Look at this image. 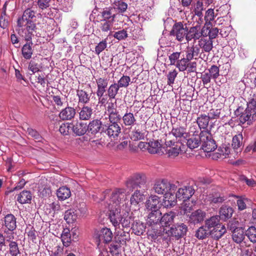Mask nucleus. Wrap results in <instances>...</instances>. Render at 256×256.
<instances>
[{
	"instance_id": "45",
	"label": "nucleus",
	"mask_w": 256,
	"mask_h": 256,
	"mask_svg": "<svg viewBox=\"0 0 256 256\" xmlns=\"http://www.w3.org/2000/svg\"><path fill=\"white\" fill-rule=\"evenodd\" d=\"M208 116L210 119H218L225 116L224 110L222 108L211 110L208 113Z\"/></svg>"
},
{
	"instance_id": "17",
	"label": "nucleus",
	"mask_w": 256,
	"mask_h": 256,
	"mask_svg": "<svg viewBox=\"0 0 256 256\" xmlns=\"http://www.w3.org/2000/svg\"><path fill=\"white\" fill-rule=\"evenodd\" d=\"M162 215L160 210L150 211L147 216V224L152 227L156 226H160Z\"/></svg>"
},
{
	"instance_id": "3",
	"label": "nucleus",
	"mask_w": 256,
	"mask_h": 256,
	"mask_svg": "<svg viewBox=\"0 0 256 256\" xmlns=\"http://www.w3.org/2000/svg\"><path fill=\"white\" fill-rule=\"evenodd\" d=\"M16 227V218L12 214H8L4 218V223L2 228L6 234V240H10L14 238V231Z\"/></svg>"
},
{
	"instance_id": "40",
	"label": "nucleus",
	"mask_w": 256,
	"mask_h": 256,
	"mask_svg": "<svg viewBox=\"0 0 256 256\" xmlns=\"http://www.w3.org/2000/svg\"><path fill=\"white\" fill-rule=\"evenodd\" d=\"M97 90L96 92L105 93L108 85V80L106 78H99L96 80Z\"/></svg>"
},
{
	"instance_id": "61",
	"label": "nucleus",
	"mask_w": 256,
	"mask_h": 256,
	"mask_svg": "<svg viewBox=\"0 0 256 256\" xmlns=\"http://www.w3.org/2000/svg\"><path fill=\"white\" fill-rule=\"evenodd\" d=\"M212 24L211 23L206 22L205 24L202 26L200 31L199 30V34L200 37L203 36L206 38L208 36V30H210Z\"/></svg>"
},
{
	"instance_id": "59",
	"label": "nucleus",
	"mask_w": 256,
	"mask_h": 256,
	"mask_svg": "<svg viewBox=\"0 0 256 256\" xmlns=\"http://www.w3.org/2000/svg\"><path fill=\"white\" fill-rule=\"evenodd\" d=\"M208 72L209 73L212 79L216 80L220 76L219 68L216 65H212L208 70Z\"/></svg>"
},
{
	"instance_id": "18",
	"label": "nucleus",
	"mask_w": 256,
	"mask_h": 256,
	"mask_svg": "<svg viewBox=\"0 0 256 256\" xmlns=\"http://www.w3.org/2000/svg\"><path fill=\"white\" fill-rule=\"evenodd\" d=\"M178 216L172 211L165 213L163 216L162 215V220L160 226L168 227L174 224L177 219Z\"/></svg>"
},
{
	"instance_id": "44",
	"label": "nucleus",
	"mask_w": 256,
	"mask_h": 256,
	"mask_svg": "<svg viewBox=\"0 0 256 256\" xmlns=\"http://www.w3.org/2000/svg\"><path fill=\"white\" fill-rule=\"evenodd\" d=\"M61 239L63 244L65 246H68L71 242V234L70 230L68 228H64L61 234Z\"/></svg>"
},
{
	"instance_id": "19",
	"label": "nucleus",
	"mask_w": 256,
	"mask_h": 256,
	"mask_svg": "<svg viewBox=\"0 0 256 256\" xmlns=\"http://www.w3.org/2000/svg\"><path fill=\"white\" fill-rule=\"evenodd\" d=\"M160 198L156 195H152L146 200V206L148 211L160 210Z\"/></svg>"
},
{
	"instance_id": "23",
	"label": "nucleus",
	"mask_w": 256,
	"mask_h": 256,
	"mask_svg": "<svg viewBox=\"0 0 256 256\" xmlns=\"http://www.w3.org/2000/svg\"><path fill=\"white\" fill-rule=\"evenodd\" d=\"M76 115V110L70 106H66L59 114V117L62 120H71Z\"/></svg>"
},
{
	"instance_id": "32",
	"label": "nucleus",
	"mask_w": 256,
	"mask_h": 256,
	"mask_svg": "<svg viewBox=\"0 0 256 256\" xmlns=\"http://www.w3.org/2000/svg\"><path fill=\"white\" fill-rule=\"evenodd\" d=\"M106 110L108 112V119L121 118V116L116 110V104L110 102L108 104Z\"/></svg>"
},
{
	"instance_id": "5",
	"label": "nucleus",
	"mask_w": 256,
	"mask_h": 256,
	"mask_svg": "<svg viewBox=\"0 0 256 256\" xmlns=\"http://www.w3.org/2000/svg\"><path fill=\"white\" fill-rule=\"evenodd\" d=\"M201 148L206 152L214 151L217 148L211 134L207 130L201 132Z\"/></svg>"
},
{
	"instance_id": "21",
	"label": "nucleus",
	"mask_w": 256,
	"mask_h": 256,
	"mask_svg": "<svg viewBox=\"0 0 256 256\" xmlns=\"http://www.w3.org/2000/svg\"><path fill=\"white\" fill-rule=\"evenodd\" d=\"M71 130L76 136H82L87 131V124L82 122H74L71 123Z\"/></svg>"
},
{
	"instance_id": "29",
	"label": "nucleus",
	"mask_w": 256,
	"mask_h": 256,
	"mask_svg": "<svg viewBox=\"0 0 256 256\" xmlns=\"http://www.w3.org/2000/svg\"><path fill=\"white\" fill-rule=\"evenodd\" d=\"M234 212L232 208L226 206H222L220 209V216H218L220 219L226 220L227 219L230 218Z\"/></svg>"
},
{
	"instance_id": "7",
	"label": "nucleus",
	"mask_w": 256,
	"mask_h": 256,
	"mask_svg": "<svg viewBox=\"0 0 256 256\" xmlns=\"http://www.w3.org/2000/svg\"><path fill=\"white\" fill-rule=\"evenodd\" d=\"M234 114L238 118V122L239 124H243L246 122L250 125L252 122L256 120L255 116H253L247 108L244 109L242 106H239L234 112Z\"/></svg>"
},
{
	"instance_id": "2",
	"label": "nucleus",
	"mask_w": 256,
	"mask_h": 256,
	"mask_svg": "<svg viewBox=\"0 0 256 256\" xmlns=\"http://www.w3.org/2000/svg\"><path fill=\"white\" fill-rule=\"evenodd\" d=\"M180 186L178 181L170 182L166 179H158L155 180L152 190L159 194L174 192Z\"/></svg>"
},
{
	"instance_id": "47",
	"label": "nucleus",
	"mask_w": 256,
	"mask_h": 256,
	"mask_svg": "<svg viewBox=\"0 0 256 256\" xmlns=\"http://www.w3.org/2000/svg\"><path fill=\"white\" fill-rule=\"evenodd\" d=\"M77 215L74 210H68L65 212L64 219L68 224H72L76 221Z\"/></svg>"
},
{
	"instance_id": "31",
	"label": "nucleus",
	"mask_w": 256,
	"mask_h": 256,
	"mask_svg": "<svg viewBox=\"0 0 256 256\" xmlns=\"http://www.w3.org/2000/svg\"><path fill=\"white\" fill-rule=\"evenodd\" d=\"M210 230L211 231L210 236L215 240H218L226 233V228L222 224Z\"/></svg>"
},
{
	"instance_id": "35",
	"label": "nucleus",
	"mask_w": 256,
	"mask_h": 256,
	"mask_svg": "<svg viewBox=\"0 0 256 256\" xmlns=\"http://www.w3.org/2000/svg\"><path fill=\"white\" fill-rule=\"evenodd\" d=\"M132 228L135 234L140 236L144 232L146 226L141 222L136 221L132 224Z\"/></svg>"
},
{
	"instance_id": "26",
	"label": "nucleus",
	"mask_w": 256,
	"mask_h": 256,
	"mask_svg": "<svg viewBox=\"0 0 256 256\" xmlns=\"http://www.w3.org/2000/svg\"><path fill=\"white\" fill-rule=\"evenodd\" d=\"M243 136L241 133L235 135L232 140V146L237 153L240 152L243 148Z\"/></svg>"
},
{
	"instance_id": "30",
	"label": "nucleus",
	"mask_w": 256,
	"mask_h": 256,
	"mask_svg": "<svg viewBox=\"0 0 256 256\" xmlns=\"http://www.w3.org/2000/svg\"><path fill=\"white\" fill-rule=\"evenodd\" d=\"M32 42H27L22 48V54L23 57L26 60H30L32 58L34 50L32 48Z\"/></svg>"
},
{
	"instance_id": "48",
	"label": "nucleus",
	"mask_w": 256,
	"mask_h": 256,
	"mask_svg": "<svg viewBox=\"0 0 256 256\" xmlns=\"http://www.w3.org/2000/svg\"><path fill=\"white\" fill-rule=\"evenodd\" d=\"M145 135L144 132H142L139 128L135 127L130 132V138L134 141H138L140 140H144Z\"/></svg>"
},
{
	"instance_id": "54",
	"label": "nucleus",
	"mask_w": 256,
	"mask_h": 256,
	"mask_svg": "<svg viewBox=\"0 0 256 256\" xmlns=\"http://www.w3.org/2000/svg\"><path fill=\"white\" fill-rule=\"evenodd\" d=\"M228 228L230 231L233 232L237 229L242 228L240 226V224L238 218H234L231 219L227 225Z\"/></svg>"
},
{
	"instance_id": "10",
	"label": "nucleus",
	"mask_w": 256,
	"mask_h": 256,
	"mask_svg": "<svg viewBox=\"0 0 256 256\" xmlns=\"http://www.w3.org/2000/svg\"><path fill=\"white\" fill-rule=\"evenodd\" d=\"M165 144L166 146L165 150L169 158H174L179 154L181 151V142H174L173 140L166 138Z\"/></svg>"
},
{
	"instance_id": "33",
	"label": "nucleus",
	"mask_w": 256,
	"mask_h": 256,
	"mask_svg": "<svg viewBox=\"0 0 256 256\" xmlns=\"http://www.w3.org/2000/svg\"><path fill=\"white\" fill-rule=\"evenodd\" d=\"M148 152L152 154H162L164 153L162 151L160 144L158 141L151 142L148 143Z\"/></svg>"
},
{
	"instance_id": "64",
	"label": "nucleus",
	"mask_w": 256,
	"mask_h": 256,
	"mask_svg": "<svg viewBox=\"0 0 256 256\" xmlns=\"http://www.w3.org/2000/svg\"><path fill=\"white\" fill-rule=\"evenodd\" d=\"M107 46V42L106 40H103L99 42L95 48V52L98 55L102 52Z\"/></svg>"
},
{
	"instance_id": "13",
	"label": "nucleus",
	"mask_w": 256,
	"mask_h": 256,
	"mask_svg": "<svg viewBox=\"0 0 256 256\" xmlns=\"http://www.w3.org/2000/svg\"><path fill=\"white\" fill-rule=\"evenodd\" d=\"M24 26H26V28L18 30V34L23 37L26 42H32V38L36 32V24H32L30 22L29 24L24 25Z\"/></svg>"
},
{
	"instance_id": "4",
	"label": "nucleus",
	"mask_w": 256,
	"mask_h": 256,
	"mask_svg": "<svg viewBox=\"0 0 256 256\" xmlns=\"http://www.w3.org/2000/svg\"><path fill=\"white\" fill-rule=\"evenodd\" d=\"M121 118L108 119V123L104 122V133L110 138H115L121 133Z\"/></svg>"
},
{
	"instance_id": "37",
	"label": "nucleus",
	"mask_w": 256,
	"mask_h": 256,
	"mask_svg": "<svg viewBox=\"0 0 256 256\" xmlns=\"http://www.w3.org/2000/svg\"><path fill=\"white\" fill-rule=\"evenodd\" d=\"M210 232L211 231L204 225L196 230L195 236L199 240H203L210 236Z\"/></svg>"
},
{
	"instance_id": "57",
	"label": "nucleus",
	"mask_w": 256,
	"mask_h": 256,
	"mask_svg": "<svg viewBox=\"0 0 256 256\" xmlns=\"http://www.w3.org/2000/svg\"><path fill=\"white\" fill-rule=\"evenodd\" d=\"M112 23V20H102L100 24V28L102 32H108L111 30Z\"/></svg>"
},
{
	"instance_id": "6",
	"label": "nucleus",
	"mask_w": 256,
	"mask_h": 256,
	"mask_svg": "<svg viewBox=\"0 0 256 256\" xmlns=\"http://www.w3.org/2000/svg\"><path fill=\"white\" fill-rule=\"evenodd\" d=\"M188 228L186 224L183 223H174L172 226L168 228H164L163 232L167 234L168 236H172L180 238L185 236Z\"/></svg>"
},
{
	"instance_id": "8",
	"label": "nucleus",
	"mask_w": 256,
	"mask_h": 256,
	"mask_svg": "<svg viewBox=\"0 0 256 256\" xmlns=\"http://www.w3.org/2000/svg\"><path fill=\"white\" fill-rule=\"evenodd\" d=\"M187 204H186L183 209L184 214H186L188 218V221L190 223L196 224L202 222L206 216V212L201 210H197L188 214L192 210V207L186 206Z\"/></svg>"
},
{
	"instance_id": "11",
	"label": "nucleus",
	"mask_w": 256,
	"mask_h": 256,
	"mask_svg": "<svg viewBox=\"0 0 256 256\" xmlns=\"http://www.w3.org/2000/svg\"><path fill=\"white\" fill-rule=\"evenodd\" d=\"M178 188L177 192L176 194V197L177 199L184 202L189 200L194 194L195 190L192 186H186Z\"/></svg>"
},
{
	"instance_id": "58",
	"label": "nucleus",
	"mask_w": 256,
	"mask_h": 256,
	"mask_svg": "<svg viewBox=\"0 0 256 256\" xmlns=\"http://www.w3.org/2000/svg\"><path fill=\"white\" fill-rule=\"evenodd\" d=\"M112 9L106 8L102 12V16L103 20H112L114 21L115 14L112 13Z\"/></svg>"
},
{
	"instance_id": "62",
	"label": "nucleus",
	"mask_w": 256,
	"mask_h": 256,
	"mask_svg": "<svg viewBox=\"0 0 256 256\" xmlns=\"http://www.w3.org/2000/svg\"><path fill=\"white\" fill-rule=\"evenodd\" d=\"M128 4L122 1L118 0L114 3V8L118 10L120 12H126Z\"/></svg>"
},
{
	"instance_id": "39",
	"label": "nucleus",
	"mask_w": 256,
	"mask_h": 256,
	"mask_svg": "<svg viewBox=\"0 0 256 256\" xmlns=\"http://www.w3.org/2000/svg\"><path fill=\"white\" fill-rule=\"evenodd\" d=\"M56 195L59 200H64L70 197L71 192L68 188L62 186L57 190Z\"/></svg>"
},
{
	"instance_id": "43",
	"label": "nucleus",
	"mask_w": 256,
	"mask_h": 256,
	"mask_svg": "<svg viewBox=\"0 0 256 256\" xmlns=\"http://www.w3.org/2000/svg\"><path fill=\"white\" fill-rule=\"evenodd\" d=\"M210 120L208 116L204 114H200L197 118L196 122L200 129H206L208 126Z\"/></svg>"
},
{
	"instance_id": "50",
	"label": "nucleus",
	"mask_w": 256,
	"mask_h": 256,
	"mask_svg": "<svg viewBox=\"0 0 256 256\" xmlns=\"http://www.w3.org/2000/svg\"><path fill=\"white\" fill-rule=\"evenodd\" d=\"M246 236L250 240L253 242H256V228L254 226L250 227L245 232Z\"/></svg>"
},
{
	"instance_id": "12",
	"label": "nucleus",
	"mask_w": 256,
	"mask_h": 256,
	"mask_svg": "<svg viewBox=\"0 0 256 256\" xmlns=\"http://www.w3.org/2000/svg\"><path fill=\"white\" fill-rule=\"evenodd\" d=\"M104 119L93 120L87 126V130L92 134H95L98 132L104 133Z\"/></svg>"
},
{
	"instance_id": "14",
	"label": "nucleus",
	"mask_w": 256,
	"mask_h": 256,
	"mask_svg": "<svg viewBox=\"0 0 256 256\" xmlns=\"http://www.w3.org/2000/svg\"><path fill=\"white\" fill-rule=\"evenodd\" d=\"M145 183V179L144 177L142 176L140 174H136L131 176L126 182V186L130 191H132L138 188H140L141 185L144 184Z\"/></svg>"
},
{
	"instance_id": "16",
	"label": "nucleus",
	"mask_w": 256,
	"mask_h": 256,
	"mask_svg": "<svg viewBox=\"0 0 256 256\" xmlns=\"http://www.w3.org/2000/svg\"><path fill=\"white\" fill-rule=\"evenodd\" d=\"M113 236L112 233L110 228H104L98 231L95 234V237L98 244L100 243L108 244L110 242Z\"/></svg>"
},
{
	"instance_id": "56",
	"label": "nucleus",
	"mask_w": 256,
	"mask_h": 256,
	"mask_svg": "<svg viewBox=\"0 0 256 256\" xmlns=\"http://www.w3.org/2000/svg\"><path fill=\"white\" fill-rule=\"evenodd\" d=\"M246 108L256 119V98H252L247 103Z\"/></svg>"
},
{
	"instance_id": "20",
	"label": "nucleus",
	"mask_w": 256,
	"mask_h": 256,
	"mask_svg": "<svg viewBox=\"0 0 256 256\" xmlns=\"http://www.w3.org/2000/svg\"><path fill=\"white\" fill-rule=\"evenodd\" d=\"M198 45L202 50L201 54L204 52L209 54L214 48L213 40L206 38L200 39L198 41Z\"/></svg>"
},
{
	"instance_id": "34",
	"label": "nucleus",
	"mask_w": 256,
	"mask_h": 256,
	"mask_svg": "<svg viewBox=\"0 0 256 256\" xmlns=\"http://www.w3.org/2000/svg\"><path fill=\"white\" fill-rule=\"evenodd\" d=\"M32 194L30 191L23 190L18 195L17 200L22 204L30 203Z\"/></svg>"
},
{
	"instance_id": "63",
	"label": "nucleus",
	"mask_w": 256,
	"mask_h": 256,
	"mask_svg": "<svg viewBox=\"0 0 256 256\" xmlns=\"http://www.w3.org/2000/svg\"><path fill=\"white\" fill-rule=\"evenodd\" d=\"M70 130H71V123L62 124L59 128L60 132L64 136L68 135Z\"/></svg>"
},
{
	"instance_id": "38",
	"label": "nucleus",
	"mask_w": 256,
	"mask_h": 256,
	"mask_svg": "<svg viewBox=\"0 0 256 256\" xmlns=\"http://www.w3.org/2000/svg\"><path fill=\"white\" fill-rule=\"evenodd\" d=\"M93 113L92 108L88 106H84L79 112L80 118L82 120H90Z\"/></svg>"
},
{
	"instance_id": "25",
	"label": "nucleus",
	"mask_w": 256,
	"mask_h": 256,
	"mask_svg": "<svg viewBox=\"0 0 256 256\" xmlns=\"http://www.w3.org/2000/svg\"><path fill=\"white\" fill-rule=\"evenodd\" d=\"M171 135L174 136L176 139L181 138H185L188 136V132L184 126H178L172 128L171 132L168 134L167 138L168 139Z\"/></svg>"
},
{
	"instance_id": "46",
	"label": "nucleus",
	"mask_w": 256,
	"mask_h": 256,
	"mask_svg": "<svg viewBox=\"0 0 256 256\" xmlns=\"http://www.w3.org/2000/svg\"><path fill=\"white\" fill-rule=\"evenodd\" d=\"M7 241L9 242L8 252L11 256H18V254H20V251L18 247V243L12 240Z\"/></svg>"
},
{
	"instance_id": "42",
	"label": "nucleus",
	"mask_w": 256,
	"mask_h": 256,
	"mask_svg": "<svg viewBox=\"0 0 256 256\" xmlns=\"http://www.w3.org/2000/svg\"><path fill=\"white\" fill-rule=\"evenodd\" d=\"M134 221V218L130 214L128 210H125L124 212L122 214V220L120 223L124 228H128L130 226V224Z\"/></svg>"
},
{
	"instance_id": "1",
	"label": "nucleus",
	"mask_w": 256,
	"mask_h": 256,
	"mask_svg": "<svg viewBox=\"0 0 256 256\" xmlns=\"http://www.w3.org/2000/svg\"><path fill=\"white\" fill-rule=\"evenodd\" d=\"M126 198V190L123 188L115 190L110 194L106 206L108 210V218L112 224L116 228H120L122 214L126 210L122 208L124 202Z\"/></svg>"
},
{
	"instance_id": "24",
	"label": "nucleus",
	"mask_w": 256,
	"mask_h": 256,
	"mask_svg": "<svg viewBox=\"0 0 256 256\" xmlns=\"http://www.w3.org/2000/svg\"><path fill=\"white\" fill-rule=\"evenodd\" d=\"M122 124L126 127L132 128L136 122V120L133 113L128 111L122 117Z\"/></svg>"
},
{
	"instance_id": "60",
	"label": "nucleus",
	"mask_w": 256,
	"mask_h": 256,
	"mask_svg": "<svg viewBox=\"0 0 256 256\" xmlns=\"http://www.w3.org/2000/svg\"><path fill=\"white\" fill-rule=\"evenodd\" d=\"M180 52H174L170 54L168 56V58L170 61V65H176L177 62L179 60L180 57Z\"/></svg>"
},
{
	"instance_id": "52",
	"label": "nucleus",
	"mask_w": 256,
	"mask_h": 256,
	"mask_svg": "<svg viewBox=\"0 0 256 256\" xmlns=\"http://www.w3.org/2000/svg\"><path fill=\"white\" fill-rule=\"evenodd\" d=\"M144 196L141 194L140 190H136L130 198V203L133 205H136L143 200Z\"/></svg>"
},
{
	"instance_id": "15",
	"label": "nucleus",
	"mask_w": 256,
	"mask_h": 256,
	"mask_svg": "<svg viewBox=\"0 0 256 256\" xmlns=\"http://www.w3.org/2000/svg\"><path fill=\"white\" fill-rule=\"evenodd\" d=\"M35 18V12L30 8L26 10L21 18H19L17 21V25L19 28H22L24 25L35 24L33 18Z\"/></svg>"
},
{
	"instance_id": "51",
	"label": "nucleus",
	"mask_w": 256,
	"mask_h": 256,
	"mask_svg": "<svg viewBox=\"0 0 256 256\" xmlns=\"http://www.w3.org/2000/svg\"><path fill=\"white\" fill-rule=\"evenodd\" d=\"M26 132L28 135L32 137L38 142H42L44 138L36 130L31 128H28Z\"/></svg>"
},
{
	"instance_id": "41",
	"label": "nucleus",
	"mask_w": 256,
	"mask_h": 256,
	"mask_svg": "<svg viewBox=\"0 0 256 256\" xmlns=\"http://www.w3.org/2000/svg\"><path fill=\"white\" fill-rule=\"evenodd\" d=\"M232 232V238L235 242L240 244L244 240L246 236L242 228L237 229Z\"/></svg>"
},
{
	"instance_id": "22",
	"label": "nucleus",
	"mask_w": 256,
	"mask_h": 256,
	"mask_svg": "<svg viewBox=\"0 0 256 256\" xmlns=\"http://www.w3.org/2000/svg\"><path fill=\"white\" fill-rule=\"evenodd\" d=\"M200 30V26L196 25L194 26L188 28L187 32L186 34V40L188 42L194 40H200V35L199 34V30Z\"/></svg>"
},
{
	"instance_id": "28",
	"label": "nucleus",
	"mask_w": 256,
	"mask_h": 256,
	"mask_svg": "<svg viewBox=\"0 0 256 256\" xmlns=\"http://www.w3.org/2000/svg\"><path fill=\"white\" fill-rule=\"evenodd\" d=\"M92 92L88 94L83 90H77L76 96L78 98V103L85 105L88 104L90 101V98Z\"/></svg>"
},
{
	"instance_id": "49",
	"label": "nucleus",
	"mask_w": 256,
	"mask_h": 256,
	"mask_svg": "<svg viewBox=\"0 0 256 256\" xmlns=\"http://www.w3.org/2000/svg\"><path fill=\"white\" fill-rule=\"evenodd\" d=\"M120 88L114 82L108 87L107 90V95L110 99H114L116 98V95L118 93V91Z\"/></svg>"
},
{
	"instance_id": "53",
	"label": "nucleus",
	"mask_w": 256,
	"mask_h": 256,
	"mask_svg": "<svg viewBox=\"0 0 256 256\" xmlns=\"http://www.w3.org/2000/svg\"><path fill=\"white\" fill-rule=\"evenodd\" d=\"M190 62L189 60H187L186 58H182L180 60H179L176 64V66L177 68H178L180 72H184L188 68V64Z\"/></svg>"
},
{
	"instance_id": "9",
	"label": "nucleus",
	"mask_w": 256,
	"mask_h": 256,
	"mask_svg": "<svg viewBox=\"0 0 256 256\" xmlns=\"http://www.w3.org/2000/svg\"><path fill=\"white\" fill-rule=\"evenodd\" d=\"M188 30L187 24L183 22H176L170 32V35L175 38L178 42H182L186 38Z\"/></svg>"
},
{
	"instance_id": "27",
	"label": "nucleus",
	"mask_w": 256,
	"mask_h": 256,
	"mask_svg": "<svg viewBox=\"0 0 256 256\" xmlns=\"http://www.w3.org/2000/svg\"><path fill=\"white\" fill-rule=\"evenodd\" d=\"M201 140V132L200 134H193L187 140V146L191 150L197 148L200 145Z\"/></svg>"
},
{
	"instance_id": "36",
	"label": "nucleus",
	"mask_w": 256,
	"mask_h": 256,
	"mask_svg": "<svg viewBox=\"0 0 256 256\" xmlns=\"http://www.w3.org/2000/svg\"><path fill=\"white\" fill-rule=\"evenodd\" d=\"M220 218L218 216H212L205 221V226L209 230L215 228L219 225H222L220 222Z\"/></svg>"
},
{
	"instance_id": "55",
	"label": "nucleus",
	"mask_w": 256,
	"mask_h": 256,
	"mask_svg": "<svg viewBox=\"0 0 256 256\" xmlns=\"http://www.w3.org/2000/svg\"><path fill=\"white\" fill-rule=\"evenodd\" d=\"M130 82V77L127 76L123 75L118 82V83H116V84L119 88H126L129 86Z\"/></svg>"
}]
</instances>
